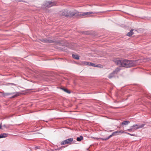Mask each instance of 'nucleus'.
Masks as SVG:
<instances>
[{
  "label": "nucleus",
  "instance_id": "1",
  "mask_svg": "<svg viewBox=\"0 0 151 151\" xmlns=\"http://www.w3.org/2000/svg\"><path fill=\"white\" fill-rule=\"evenodd\" d=\"M115 62L117 65L122 67L130 68L134 66L135 65V62L131 60H116Z\"/></svg>",
  "mask_w": 151,
  "mask_h": 151
},
{
  "label": "nucleus",
  "instance_id": "2",
  "mask_svg": "<svg viewBox=\"0 0 151 151\" xmlns=\"http://www.w3.org/2000/svg\"><path fill=\"white\" fill-rule=\"evenodd\" d=\"M145 125V124H137L133 125L132 126H131L132 128H134V130H137V129L142 128Z\"/></svg>",
  "mask_w": 151,
  "mask_h": 151
},
{
  "label": "nucleus",
  "instance_id": "3",
  "mask_svg": "<svg viewBox=\"0 0 151 151\" xmlns=\"http://www.w3.org/2000/svg\"><path fill=\"white\" fill-rule=\"evenodd\" d=\"M73 141V138H69L61 142H60V144L61 145H65L67 144L70 145L71 144V142Z\"/></svg>",
  "mask_w": 151,
  "mask_h": 151
},
{
  "label": "nucleus",
  "instance_id": "4",
  "mask_svg": "<svg viewBox=\"0 0 151 151\" xmlns=\"http://www.w3.org/2000/svg\"><path fill=\"white\" fill-rule=\"evenodd\" d=\"M56 4V3L55 2L50 1H46L44 4V6L46 7H50L54 6Z\"/></svg>",
  "mask_w": 151,
  "mask_h": 151
},
{
  "label": "nucleus",
  "instance_id": "5",
  "mask_svg": "<svg viewBox=\"0 0 151 151\" xmlns=\"http://www.w3.org/2000/svg\"><path fill=\"white\" fill-rule=\"evenodd\" d=\"M94 14V12H83L82 14H78V15L80 17L86 16V17L89 16V15L91 14Z\"/></svg>",
  "mask_w": 151,
  "mask_h": 151
},
{
  "label": "nucleus",
  "instance_id": "6",
  "mask_svg": "<svg viewBox=\"0 0 151 151\" xmlns=\"http://www.w3.org/2000/svg\"><path fill=\"white\" fill-rule=\"evenodd\" d=\"M59 14L61 16H67L69 15V13L67 11H61L60 12Z\"/></svg>",
  "mask_w": 151,
  "mask_h": 151
},
{
  "label": "nucleus",
  "instance_id": "7",
  "mask_svg": "<svg viewBox=\"0 0 151 151\" xmlns=\"http://www.w3.org/2000/svg\"><path fill=\"white\" fill-rule=\"evenodd\" d=\"M116 132H113L112 134H111V135H109L107 138H99V139H100V140H103V141H104V140H105V141L107 140L108 139H109L111 137L113 136L115 134Z\"/></svg>",
  "mask_w": 151,
  "mask_h": 151
},
{
  "label": "nucleus",
  "instance_id": "8",
  "mask_svg": "<svg viewBox=\"0 0 151 151\" xmlns=\"http://www.w3.org/2000/svg\"><path fill=\"white\" fill-rule=\"evenodd\" d=\"M42 42L45 43H52L53 41L50 40H48L47 39H42L40 40Z\"/></svg>",
  "mask_w": 151,
  "mask_h": 151
},
{
  "label": "nucleus",
  "instance_id": "9",
  "mask_svg": "<svg viewBox=\"0 0 151 151\" xmlns=\"http://www.w3.org/2000/svg\"><path fill=\"white\" fill-rule=\"evenodd\" d=\"M72 43H69L67 42H66L65 43V46L66 47H70L75 46V45H72Z\"/></svg>",
  "mask_w": 151,
  "mask_h": 151
},
{
  "label": "nucleus",
  "instance_id": "10",
  "mask_svg": "<svg viewBox=\"0 0 151 151\" xmlns=\"http://www.w3.org/2000/svg\"><path fill=\"white\" fill-rule=\"evenodd\" d=\"M7 135L8 134L5 133H2L0 134V138L6 137Z\"/></svg>",
  "mask_w": 151,
  "mask_h": 151
},
{
  "label": "nucleus",
  "instance_id": "11",
  "mask_svg": "<svg viewBox=\"0 0 151 151\" xmlns=\"http://www.w3.org/2000/svg\"><path fill=\"white\" fill-rule=\"evenodd\" d=\"M134 30L133 29H131L130 31L127 34V35L128 36H131L133 34V31Z\"/></svg>",
  "mask_w": 151,
  "mask_h": 151
},
{
  "label": "nucleus",
  "instance_id": "12",
  "mask_svg": "<svg viewBox=\"0 0 151 151\" xmlns=\"http://www.w3.org/2000/svg\"><path fill=\"white\" fill-rule=\"evenodd\" d=\"M95 65V64L94 63H89V66H91L93 67H100V66L99 65Z\"/></svg>",
  "mask_w": 151,
  "mask_h": 151
},
{
  "label": "nucleus",
  "instance_id": "13",
  "mask_svg": "<svg viewBox=\"0 0 151 151\" xmlns=\"http://www.w3.org/2000/svg\"><path fill=\"white\" fill-rule=\"evenodd\" d=\"M120 69L119 68H116L115 70L113 72L115 74H116L120 70Z\"/></svg>",
  "mask_w": 151,
  "mask_h": 151
},
{
  "label": "nucleus",
  "instance_id": "14",
  "mask_svg": "<svg viewBox=\"0 0 151 151\" xmlns=\"http://www.w3.org/2000/svg\"><path fill=\"white\" fill-rule=\"evenodd\" d=\"M73 57L76 59L79 60V57L78 55L72 54Z\"/></svg>",
  "mask_w": 151,
  "mask_h": 151
},
{
  "label": "nucleus",
  "instance_id": "15",
  "mask_svg": "<svg viewBox=\"0 0 151 151\" xmlns=\"http://www.w3.org/2000/svg\"><path fill=\"white\" fill-rule=\"evenodd\" d=\"M3 95L4 97H5L9 95H12L13 94H14V93H1Z\"/></svg>",
  "mask_w": 151,
  "mask_h": 151
},
{
  "label": "nucleus",
  "instance_id": "16",
  "mask_svg": "<svg viewBox=\"0 0 151 151\" xmlns=\"http://www.w3.org/2000/svg\"><path fill=\"white\" fill-rule=\"evenodd\" d=\"M83 137L82 136H81L80 137H77L76 139V140L79 142L81 141L83 139Z\"/></svg>",
  "mask_w": 151,
  "mask_h": 151
},
{
  "label": "nucleus",
  "instance_id": "17",
  "mask_svg": "<svg viewBox=\"0 0 151 151\" xmlns=\"http://www.w3.org/2000/svg\"><path fill=\"white\" fill-rule=\"evenodd\" d=\"M115 74L113 72H112L108 76V78H111L114 76Z\"/></svg>",
  "mask_w": 151,
  "mask_h": 151
},
{
  "label": "nucleus",
  "instance_id": "18",
  "mask_svg": "<svg viewBox=\"0 0 151 151\" xmlns=\"http://www.w3.org/2000/svg\"><path fill=\"white\" fill-rule=\"evenodd\" d=\"M129 123V121H124L121 124L122 125H127L128 123Z\"/></svg>",
  "mask_w": 151,
  "mask_h": 151
},
{
  "label": "nucleus",
  "instance_id": "19",
  "mask_svg": "<svg viewBox=\"0 0 151 151\" xmlns=\"http://www.w3.org/2000/svg\"><path fill=\"white\" fill-rule=\"evenodd\" d=\"M61 89H62L63 91H64L66 92V93H70V91L66 88H61Z\"/></svg>",
  "mask_w": 151,
  "mask_h": 151
},
{
  "label": "nucleus",
  "instance_id": "20",
  "mask_svg": "<svg viewBox=\"0 0 151 151\" xmlns=\"http://www.w3.org/2000/svg\"><path fill=\"white\" fill-rule=\"evenodd\" d=\"M15 94L12 96V98H14L15 97H16L18 96H19V94H20V93L19 92H17L16 93H15Z\"/></svg>",
  "mask_w": 151,
  "mask_h": 151
},
{
  "label": "nucleus",
  "instance_id": "21",
  "mask_svg": "<svg viewBox=\"0 0 151 151\" xmlns=\"http://www.w3.org/2000/svg\"><path fill=\"white\" fill-rule=\"evenodd\" d=\"M89 63L90 62H89L84 61V62H83L82 63V64H84L85 65H89Z\"/></svg>",
  "mask_w": 151,
  "mask_h": 151
},
{
  "label": "nucleus",
  "instance_id": "22",
  "mask_svg": "<svg viewBox=\"0 0 151 151\" xmlns=\"http://www.w3.org/2000/svg\"><path fill=\"white\" fill-rule=\"evenodd\" d=\"M115 132H116L114 135H116L115 134H116V133H124V132L123 131H116Z\"/></svg>",
  "mask_w": 151,
  "mask_h": 151
},
{
  "label": "nucleus",
  "instance_id": "23",
  "mask_svg": "<svg viewBox=\"0 0 151 151\" xmlns=\"http://www.w3.org/2000/svg\"><path fill=\"white\" fill-rule=\"evenodd\" d=\"M133 128H132L131 127H130V129H127V131H130V132H131V131L132 130L134 129H133Z\"/></svg>",
  "mask_w": 151,
  "mask_h": 151
},
{
  "label": "nucleus",
  "instance_id": "24",
  "mask_svg": "<svg viewBox=\"0 0 151 151\" xmlns=\"http://www.w3.org/2000/svg\"><path fill=\"white\" fill-rule=\"evenodd\" d=\"M125 133L126 134H128L130 135H131V136H135V134H130V133H127V132H125Z\"/></svg>",
  "mask_w": 151,
  "mask_h": 151
},
{
  "label": "nucleus",
  "instance_id": "25",
  "mask_svg": "<svg viewBox=\"0 0 151 151\" xmlns=\"http://www.w3.org/2000/svg\"><path fill=\"white\" fill-rule=\"evenodd\" d=\"M70 15L71 16H74L75 14V13H73V14H70Z\"/></svg>",
  "mask_w": 151,
  "mask_h": 151
},
{
  "label": "nucleus",
  "instance_id": "26",
  "mask_svg": "<svg viewBox=\"0 0 151 151\" xmlns=\"http://www.w3.org/2000/svg\"><path fill=\"white\" fill-rule=\"evenodd\" d=\"M99 138H96V139L97 140H100V139H99Z\"/></svg>",
  "mask_w": 151,
  "mask_h": 151
},
{
  "label": "nucleus",
  "instance_id": "27",
  "mask_svg": "<svg viewBox=\"0 0 151 151\" xmlns=\"http://www.w3.org/2000/svg\"><path fill=\"white\" fill-rule=\"evenodd\" d=\"M1 128V125L0 124V129Z\"/></svg>",
  "mask_w": 151,
  "mask_h": 151
},
{
  "label": "nucleus",
  "instance_id": "28",
  "mask_svg": "<svg viewBox=\"0 0 151 151\" xmlns=\"http://www.w3.org/2000/svg\"><path fill=\"white\" fill-rule=\"evenodd\" d=\"M11 84L12 85H15L14 84V83H11Z\"/></svg>",
  "mask_w": 151,
  "mask_h": 151
},
{
  "label": "nucleus",
  "instance_id": "29",
  "mask_svg": "<svg viewBox=\"0 0 151 151\" xmlns=\"http://www.w3.org/2000/svg\"><path fill=\"white\" fill-rule=\"evenodd\" d=\"M30 89H27V90H30Z\"/></svg>",
  "mask_w": 151,
  "mask_h": 151
}]
</instances>
